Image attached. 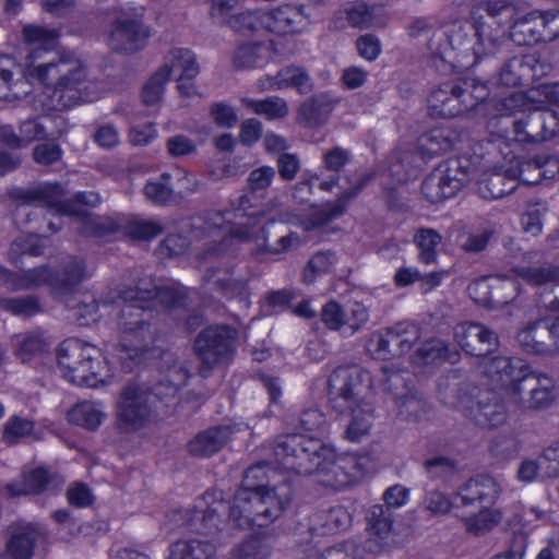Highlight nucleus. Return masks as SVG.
Masks as SVG:
<instances>
[{
	"label": "nucleus",
	"mask_w": 559,
	"mask_h": 559,
	"mask_svg": "<svg viewBox=\"0 0 559 559\" xmlns=\"http://www.w3.org/2000/svg\"><path fill=\"white\" fill-rule=\"evenodd\" d=\"M23 37L26 44L37 47L26 57L25 75L38 80L45 87L35 100L36 108L50 112L71 108L82 102L88 80L87 69L80 59L63 55L55 60L36 63L41 51L55 44L59 32L55 28L26 25Z\"/></svg>",
	"instance_id": "f257e3e1"
},
{
	"label": "nucleus",
	"mask_w": 559,
	"mask_h": 559,
	"mask_svg": "<svg viewBox=\"0 0 559 559\" xmlns=\"http://www.w3.org/2000/svg\"><path fill=\"white\" fill-rule=\"evenodd\" d=\"M274 213L276 215L270 217L262 227L240 225L233 230L227 228L222 213H211L203 228L213 239L205 243L201 258L205 261H219L234 254V239L246 242L250 253L260 261L298 248L301 239L287 226L289 214L277 210Z\"/></svg>",
	"instance_id": "f03ea898"
},
{
	"label": "nucleus",
	"mask_w": 559,
	"mask_h": 559,
	"mask_svg": "<svg viewBox=\"0 0 559 559\" xmlns=\"http://www.w3.org/2000/svg\"><path fill=\"white\" fill-rule=\"evenodd\" d=\"M272 451L274 463L286 472L313 475L316 481L333 490L347 487V477L340 468L335 450L320 439L288 433L278 436Z\"/></svg>",
	"instance_id": "7ed1b4c3"
},
{
	"label": "nucleus",
	"mask_w": 559,
	"mask_h": 559,
	"mask_svg": "<svg viewBox=\"0 0 559 559\" xmlns=\"http://www.w3.org/2000/svg\"><path fill=\"white\" fill-rule=\"evenodd\" d=\"M366 378L368 373L356 365L340 366L333 370L328 382L332 408L340 414L350 415L346 437L354 442L369 433L373 419V406L361 396Z\"/></svg>",
	"instance_id": "20e7f679"
},
{
	"label": "nucleus",
	"mask_w": 559,
	"mask_h": 559,
	"mask_svg": "<svg viewBox=\"0 0 559 559\" xmlns=\"http://www.w3.org/2000/svg\"><path fill=\"white\" fill-rule=\"evenodd\" d=\"M293 490L288 483L274 485L272 489L249 490L240 488L233 504L227 506L229 516L239 527L257 525L266 526L281 516L285 508L290 503Z\"/></svg>",
	"instance_id": "39448f33"
},
{
	"label": "nucleus",
	"mask_w": 559,
	"mask_h": 559,
	"mask_svg": "<svg viewBox=\"0 0 559 559\" xmlns=\"http://www.w3.org/2000/svg\"><path fill=\"white\" fill-rule=\"evenodd\" d=\"M515 15V7L507 0H484L472 11L476 37L473 64L497 53Z\"/></svg>",
	"instance_id": "423d86ee"
},
{
	"label": "nucleus",
	"mask_w": 559,
	"mask_h": 559,
	"mask_svg": "<svg viewBox=\"0 0 559 559\" xmlns=\"http://www.w3.org/2000/svg\"><path fill=\"white\" fill-rule=\"evenodd\" d=\"M66 194L63 186L55 182L29 189L23 193L22 199L25 205L38 204L55 214L81 218L85 223L84 233L97 236L96 223L106 219H92L88 216V209L96 207L100 203L99 194L94 191L78 192L72 198H66Z\"/></svg>",
	"instance_id": "0eeeda50"
},
{
	"label": "nucleus",
	"mask_w": 559,
	"mask_h": 559,
	"mask_svg": "<svg viewBox=\"0 0 559 559\" xmlns=\"http://www.w3.org/2000/svg\"><path fill=\"white\" fill-rule=\"evenodd\" d=\"M124 289L119 293V311L117 313V328L119 344L118 358L124 364V359L134 360L152 340L151 311L145 301L140 298H124Z\"/></svg>",
	"instance_id": "6e6552de"
},
{
	"label": "nucleus",
	"mask_w": 559,
	"mask_h": 559,
	"mask_svg": "<svg viewBox=\"0 0 559 559\" xmlns=\"http://www.w3.org/2000/svg\"><path fill=\"white\" fill-rule=\"evenodd\" d=\"M163 388V383L155 391L144 384H126L116 402L117 428L122 432H133L153 421L162 404Z\"/></svg>",
	"instance_id": "1a4fd4ad"
},
{
	"label": "nucleus",
	"mask_w": 559,
	"mask_h": 559,
	"mask_svg": "<svg viewBox=\"0 0 559 559\" xmlns=\"http://www.w3.org/2000/svg\"><path fill=\"white\" fill-rule=\"evenodd\" d=\"M226 512L223 493L206 491L194 500L191 508L168 513L165 526L169 531L186 528L198 534L213 535L221 530Z\"/></svg>",
	"instance_id": "9d476101"
},
{
	"label": "nucleus",
	"mask_w": 559,
	"mask_h": 559,
	"mask_svg": "<svg viewBox=\"0 0 559 559\" xmlns=\"http://www.w3.org/2000/svg\"><path fill=\"white\" fill-rule=\"evenodd\" d=\"M476 168L466 157L440 163L424 180L421 191L431 203L454 197L475 175Z\"/></svg>",
	"instance_id": "9b49d317"
},
{
	"label": "nucleus",
	"mask_w": 559,
	"mask_h": 559,
	"mask_svg": "<svg viewBox=\"0 0 559 559\" xmlns=\"http://www.w3.org/2000/svg\"><path fill=\"white\" fill-rule=\"evenodd\" d=\"M237 331L226 324L210 325L194 341V352L206 377L214 368L231 360L235 353Z\"/></svg>",
	"instance_id": "f8f14e48"
},
{
	"label": "nucleus",
	"mask_w": 559,
	"mask_h": 559,
	"mask_svg": "<svg viewBox=\"0 0 559 559\" xmlns=\"http://www.w3.org/2000/svg\"><path fill=\"white\" fill-rule=\"evenodd\" d=\"M483 373L496 388L502 389L510 402L516 389L524 386L533 368L528 362L512 356H495L484 358Z\"/></svg>",
	"instance_id": "ddd939ff"
},
{
	"label": "nucleus",
	"mask_w": 559,
	"mask_h": 559,
	"mask_svg": "<svg viewBox=\"0 0 559 559\" xmlns=\"http://www.w3.org/2000/svg\"><path fill=\"white\" fill-rule=\"evenodd\" d=\"M150 29L138 14L121 10L117 12L106 43L116 52L133 53L144 48Z\"/></svg>",
	"instance_id": "4468645a"
},
{
	"label": "nucleus",
	"mask_w": 559,
	"mask_h": 559,
	"mask_svg": "<svg viewBox=\"0 0 559 559\" xmlns=\"http://www.w3.org/2000/svg\"><path fill=\"white\" fill-rule=\"evenodd\" d=\"M556 400V382L548 374L532 370L524 386L516 389L512 405L521 411H539L550 407Z\"/></svg>",
	"instance_id": "2eb2a0df"
},
{
	"label": "nucleus",
	"mask_w": 559,
	"mask_h": 559,
	"mask_svg": "<svg viewBox=\"0 0 559 559\" xmlns=\"http://www.w3.org/2000/svg\"><path fill=\"white\" fill-rule=\"evenodd\" d=\"M420 336L417 324L404 321L373 335L371 344L374 345L373 352L379 358L389 359L409 352Z\"/></svg>",
	"instance_id": "dca6fc26"
},
{
	"label": "nucleus",
	"mask_w": 559,
	"mask_h": 559,
	"mask_svg": "<svg viewBox=\"0 0 559 559\" xmlns=\"http://www.w3.org/2000/svg\"><path fill=\"white\" fill-rule=\"evenodd\" d=\"M124 298H140L152 310L179 308L186 305L187 292L181 286L158 287L151 277L141 278L124 289Z\"/></svg>",
	"instance_id": "f3484780"
},
{
	"label": "nucleus",
	"mask_w": 559,
	"mask_h": 559,
	"mask_svg": "<svg viewBox=\"0 0 559 559\" xmlns=\"http://www.w3.org/2000/svg\"><path fill=\"white\" fill-rule=\"evenodd\" d=\"M524 106L525 95L522 93L511 94L502 102L506 115L511 116L518 111L523 112L521 118L511 121L514 140L523 144L540 143L543 142L540 109L525 112Z\"/></svg>",
	"instance_id": "a211bd4d"
},
{
	"label": "nucleus",
	"mask_w": 559,
	"mask_h": 559,
	"mask_svg": "<svg viewBox=\"0 0 559 559\" xmlns=\"http://www.w3.org/2000/svg\"><path fill=\"white\" fill-rule=\"evenodd\" d=\"M97 356V348L79 340H67L58 348V367L71 383L84 382L85 364Z\"/></svg>",
	"instance_id": "6ab92c4d"
},
{
	"label": "nucleus",
	"mask_w": 559,
	"mask_h": 559,
	"mask_svg": "<svg viewBox=\"0 0 559 559\" xmlns=\"http://www.w3.org/2000/svg\"><path fill=\"white\" fill-rule=\"evenodd\" d=\"M503 155V162L495 166L490 174H484L477 179V192L484 199H500L511 193L516 187L515 177L507 171L509 168L508 156L510 146L507 143L493 144Z\"/></svg>",
	"instance_id": "aec40b11"
},
{
	"label": "nucleus",
	"mask_w": 559,
	"mask_h": 559,
	"mask_svg": "<svg viewBox=\"0 0 559 559\" xmlns=\"http://www.w3.org/2000/svg\"><path fill=\"white\" fill-rule=\"evenodd\" d=\"M454 337L468 355L485 356L499 345L498 335L480 323H463L455 328Z\"/></svg>",
	"instance_id": "412c9836"
},
{
	"label": "nucleus",
	"mask_w": 559,
	"mask_h": 559,
	"mask_svg": "<svg viewBox=\"0 0 559 559\" xmlns=\"http://www.w3.org/2000/svg\"><path fill=\"white\" fill-rule=\"evenodd\" d=\"M471 86L468 81H464L463 85L453 82L443 83L430 94L428 103L443 117L456 116L462 111V104L465 108L474 106L466 99L473 94V91H469Z\"/></svg>",
	"instance_id": "4be33fe9"
},
{
	"label": "nucleus",
	"mask_w": 559,
	"mask_h": 559,
	"mask_svg": "<svg viewBox=\"0 0 559 559\" xmlns=\"http://www.w3.org/2000/svg\"><path fill=\"white\" fill-rule=\"evenodd\" d=\"M306 26L307 19L302 7L284 4L263 11L262 14V28L277 35L300 33Z\"/></svg>",
	"instance_id": "5701e85b"
},
{
	"label": "nucleus",
	"mask_w": 559,
	"mask_h": 559,
	"mask_svg": "<svg viewBox=\"0 0 559 559\" xmlns=\"http://www.w3.org/2000/svg\"><path fill=\"white\" fill-rule=\"evenodd\" d=\"M45 537L38 523L16 522L10 526L7 552L12 559H32L37 543Z\"/></svg>",
	"instance_id": "b1692460"
},
{
	"label": "nucleus",
	"mask_w": 559,
	"mask_h": 559,
	"mask_svg": "<svg viewBox=\"0 0 559 559\" xmlns=\"http://www.w3.org/2000/svg\"><path fill=\"white\" fill-rule=\"evenodd\" d=\"M366 180H361L359 185L354 187H346L344 185H338L341 189V193L336 201L325 203L322 206L314 207L313 212L302 222H300L301 227L309 231L319 227H322L333 219L337 218L345 212L346 203L355 198L366 186Z\"/></svg>",
	"instance_id": "393cba45"
},
{
	"label": "nucleus",
	"mask_w": 559,
	"mask_h": 559,
	"mask_svg": "<svg viewBox=\"0 0 559 559\" xmlns=\"http://www.w3.org/2000/svg\"><path fill=\"white\" fill-rule=\"evenodd\" d=\"M543 68L534 55L513 57L501 67L497 83L503 86H518L524 81L542 76Z\"/></svg>",
	"instance_id": "a878e982"
},
{
	"label": "nucleus",
	"mask_w": 559,
	"mask_h": 559,
	"mask_svg": "<svg viewBox=\"0 0 559 559\" xmlns=\"http://www.w3.org/2000/svg\"><path fill=\"white\" fill-rule=\"evenodd\" d=\"M96 227L99 237L121 230L124 236L134 240H150L164 231L159 222L140 217L129 218L120 224L111 219L99 222Z\"/></svg>",
	"instance_id": "bb28decb"
},
{
	"label": "nucleus",
	"mask_w": 559,
	"mask_h": 559,
	"mask_svg": "<svg viewBox=\"0 0 559 559\" xmlns=\"http://www.w3.org/2000/svg\"><path fill=\"white\" fill-rule=\"evenodd\" d=\"M258 84L263 91L295 88L300 94H309L313 90V81L308 71L296 66L285 67L275 75H265L259 79Z\"/></svg>",
	"instance_id": "cd10ccee"
},
{
	"label": "nucleus",
	"mask_w": 559,
	"mask_h": 559,
	"mask_svg": "<svg viewBox=\"0 0 559 559\" xmlns=\"http://www.w3.org/2000/svg\"><path fill=\"white\" fill-rule=\"evenodd\" d=\"M64 479L51 473L47 468L38 467L22 475L19 481L8 485V490L13 496L38 495L45 490H56L60 488Z\"/></svg>",
	"instance_id": "c85d7f7f"
},
{
	"label": "nucleus",
	"mask_w": 559,
	"mask_h": 559,
	"mask_svg": "<svg viewBox=\"0 0 559 559\" xmlns=\"http://www.w3.org/2000/svg\"><path fill=\"white\" fill-rule=\"evenodd\" d=\"M461 143L462 134L460 132L450 128H436L418 138L417 150L423 158H432L460 148Z\"/></svg>",
	"instance_id": "c756f323"
},
{
	"label": "nucleus",
	"mask_w": 559,
	"mask_h": 559,
	"mask_svg": "<svg viewBox=\"0 0 559 559\" xmlns=\"http://www.w3.org/2000/svg\"><path fill=\"white\" fill-rule=\"evenodd\" d=\"M352 158V154L349 151L336 146L323 154V165L324 168L329 171L335 173L331 175L328 179H321L319 182V188L323 191H332L334 187H338V185H344L346 187H354L359 185L361 180H366V183L371 179V176L365 175L357 179L354 183L348 181L347 177H342L341 171L344 166H346Z\"/></svg>",
	"instance_id": "7c9ffc66"
},
{
	"label": "nucleus",
	"mask_w": 559,
	"mask_h": 559,
	"mask_svg": "<svg viewBox=\"0 0 559 559\" xmlns=\"http://www.w3.org/2000/svg\"><path fill=\"white\" fill-rule=\"evenodd\" d=\"M519 346L527 354L544 355L554 352L547 319H540L527 324L516 335Z\"/></svg>",
	"instance_id": "2f4dec72"
},
{
	"label": "nucleus",
	"mask_w": 559,
	"mask_h": 559,
	"mask_svg": "<svg viewBox=\"0 0 559 559\" xmlns=\"http://www.w3.org/2000/svg\"><path fill=\"white\" fill-rule=\"evenodd\" d=\"M501 486L497 479L488 475H478L469 479L459 491L457 497L463 506L478 501L490 506L499 497Z\"/></svg>",
	"instance_id": "473e14b6"
},
{
	"label": "nucleus",
	"mask_w": 559,
	"mask_h": 559,
	"mask_svg": "<svg viewBox=\"0 0 559 559\" xmlns=\"http://www.w3.org/2000/svg\"><path fill=\"white\" fill-rule=\"evenodd\" d=\"M91 275L83 259L69 257L60 264L59 271L53 272L52 290L59 294L71 292Z\"/></svg>",
	"instance_id": "72a5a7b5"
},
{
	"label": "nucleus",
	"mask_w": 559,
	"mask_h": 559,
	"mask_svg": "<svg viewBox=\"0 0 559 559\" xmlns=\"http://www.w3.org/2000/svg\"><path fill=\"white\" fill-rule=\"evenodd\" d=\"M237 426H218L198 433L189 443V451L197 456H211L230 439Z\"/></svg>",
	"instance_id": "f704fd0d"
},
{
	"label": "nucleus",
	"mask_w": 559,
	"mask_h": 559,
	"mask_svg": "<svg viewBox=\"0 0 559 559\" xmlns=\"http://www.w3.org/2000/svg\"><path fill=\"white\" fill-rule=\"evenodd\" d=\"M540 26L543 19L539 17V12L514 17L508 29L509 37L520 46L537 44L543 41Z\"/></svg>",
	"instance_id": "c9c22d12"
},
{
	"label": "nucleus",
	"mask_w": 559,
	"mask_h": 559,
	"mask_svg": "<svg viewBox=\"0 0 559 559\" xmlns=\"http://www.w3.org/2000/svg\"><path fill=\"white\" fill-rule=\"evenodd\" d=\"M204 287L214 289L227 297H236L245 292L246 283L234 278L229 267L210 266L202 276Z\"/></svg>",
	"instance_id": "e433bc0d"
},
{
	"label": "nucleus",
	"mask_w": 559,
	"mask_h": 559,
	"mask_svg": "<svg viewBox=\"0 0 559 559\" xmlns=\"http://www.w3.org/2000/svg\"><path fill=\"white\" fill-rule=\"evenodd\" d=\"M160 68H166L168 80L180 71L178 81L192 80L200 73V67L194 52L188 48H174L165 57V63Z\"/></svg>",
	"instance_id": "4c0bfd02"
},
{
	"label": "nucleus",
	"mask_w": 559,
	"mask_h": 559,
	"mask_svg": "<svg viewBox=\"0 0 559 559\" xmlns=\"http://www.w3.org/2000/svg\"><path fill=\"white\" fill-rule=\"evenodd\" d=\"M336 102L328 94H318L304 102L298 109V119L307 127H319L326 122Z\"/></svg>",
	"instance_id": "58836bf2"
},
{
	"label": "nucleus",
	"mask_w": 559,
	"mask_h": 559,
	"mask_svg": "<svg viewBox=\"0 0 559 559\" xmlns=\"http://www.w3.org/2000/svg\"><path fill=\"white\" fill-rule=\"evenodd\" d=\"M216 547L209 539L180 538L169 545L168 559H210Z\"/></svg>",
	"instance_id": "ea45409f"
},
{
	"label": "nucleus",
	"mask_w": 559,
	"mask_h": 559,
	"mask_svg": "<svg viewBox=\"0 0 559 559\" xmlns=\"http://www.w3.org/2000/svg\"><path fill=\"white\" fill-rule=\"evenodd\" d=\"M4 274L5 283L12 290L35 289L44 285L52 289L53 272L46 265L24 271L22 274Z\"/></svg>",
	"instance_id": "a19ab883"
},
{
	"label": "nucleus",
	"mask_w": 559,
	"mask_h": 559,
	"mask_svg": "<svg viewBox=\"0 0 559 559\" xmlns=\"http://www.w3.org/2000/svg\"><path fill=\"white\" fill-rule=\"evenodd\" d=\"M280 473L266 462H259L246 469L242 488L249 490H270L274 485L287 483L286 479H278Z\"/></svg>",
	"instance_id": "79ce46f5"
},
{
	"label": "nucleus",
	"mask_w": 559,
	"mask_h": 559,
	"mask_svg": "<svg viewBox=\"0 0 559 559\" xmlns=\"http://www.w3.org/2000/svg\"><path fill=\"white\" fill-rule=\"evenodd\" d=\"M104 405L98 402L84 401L76 404L68 413L69 421L90 430L97 429L106 419Z\"/></svg>",
	"instance_id": "37998d69"
},
{
	"label": "nucleus",
	"mask_w": 559,
	"mask_h": 559,
	"mask_svg": "<svg viewBox=\"0 0 559 559\" xmlns=\"http://www.w3.org/2000/svg\"><path fill=\"white\" fill-rule=\"evenodd\" d=\"M273 546L263 535H251L230 551V559H269Z\"/></svg>",
	"instance_id": "c03bdc74"
},
{
	"label": "nucleus",
	"mask_w": 559,
	"mask_h": 559,
	"mask_svg": "<svg viewBox=\"0 0 559 559\" xmlns=\"http://www.w3.org/2000/svg\"><path fill=\"white\" fill-rule=\"evenodd\" d=\"M507 160L509 163L507 171L511 177H515L516 181L520 180L525 185H536L542 180L538 156L522 159L510 152Z\"/></svg>",
	"instance_id": "a18cd8bd"
},
{
	"label": "nucleus",
	"mask_w": 559,
	"mask_h": 559,
	"mask_svg": "<svg viewBox=\"0 0 559 559\" xmlns=\"http://www.w3.org/2000/svg\"><path fill=\"white\" fill-rule=\"evenodd\" d=\"M143 193L147 201L156 205H169L171 203H176L171 174L166 171L158 178L148 180L143 187Z\"/></svg>",
	"instance_id": "49530a36"
},
{
	"label": "nucleus",
	"mask_w": 559,
	"mask_h": 559,
	"mask_svg": "<svg viewBox=\"0 0 559 559\" xmlns=\"http://www.w3.org/2000/svg\"><path fill=\"white\" fill-rule=\"evenodd\" d=\"M474 417L479 425L497 427L506 423L508 411L504 403L493 396L488 401L480 400L478 402Z\"/></svg>",
	"instance_id": "de8ad7c7"
},
{
	"label": "nucleus",
	"mask_w": 559,
	"mask_h": 559,
	"mask_svg": "<svg viewBox=\"0 0 559 559\" xmlns=\"http://www.w3.org/2000/svg\"><path fill=\"white\" fill-rule=\"evenodd\" d=\"M269 55V47L261 43L243 44L236 48L233 63L237 69H251L262 64Z\"/></svg>",
	"instance_id": "09e8293b"
},
{
	"label": "nucleus",
	"mask_w": 559,
	"mask_h": 559,
	"mask_svg": "<svg viewBox=\"0 0 559 559\" xmlns=\"http://www.w3.org/2000/svg\"><path fill=\"white\" fill-rule=\"evenodd\" d=\"M441 241L442 237L437 230L432 228L418 229L414 235V242L419 250V260L426 264L435 263Z\"/></svg>",
	"instance_id": "8fccbe9b"
},
{
	"label": "nucleus",
	"mask_w": 559,
	"mask_h": 559,
	"mask_svg": "<svg viewBox=\"0 0 559 559\" xmlns=\"http://www.w3.org/2000/svg\"><path fill=\"white\" fill-rule=\"evenodd\" d=\"M0 309L22 318H29L43 311L39 298L33 295L2 297L0 298Z\"/></svg>",
	"instance_id": "3c124183"
},
{
	"label": "nucleus",
	"mask_w": 559,
	"mask_h": 559,
	"mask_svg": "<svg viewBox=\"0 0 559 559\" xmlns=\"http://www.w3.org/2000/svg\"><path fill=\"white\" fill-rule=\"evenodd\" d=\"M367 524L369 532L380 540L390 536L393 524V512L389 507L376 504L367 513Z\"/></svg>",
	"instance_id": "603ef678"
},
{
	"label": "nucleus",
	"mask_w": 559,
	"mask_h": 559,
	"mask_svg": "<svg viewBox=\"0 0 559 559\" xmlns=\"http://www.w3.org/2000/svg\"><path fill=\"white\" fill-rule=\"evenodd\" d=\"M84 374L86 377H84V382L80 383V385L97 388L100 384L106 385L110 382L112 377L111 368L98 348L97 356L86 361Z\"/></svg>",
	"instance_id": "864d4df0"
},
{
	"label": "nucleus",
	"mask_w": 559,
	"mask_h": 559,
	"mask_svg": "<svg viewBox=\"0 0 559 559\" xmlns=\"http://www.w3.org/2000/svg\"><path fill=\"white\" fill-rule=\"evenodd\" d=\"M28 436H34L35 439H39V436L35 432V423L33 420L20 416H12L4 424L3 440L8 444H15L21 439Z\"/></svg>",
	"instance_id": "5fc2aeb1"
},
{
	"label": "nucleus",
	"mask_w": 559,
	"mask_h": 559,
	"mask_svg": "<svg viewBox=\"0 0 559 559\" xmlns=\"http://www.w3.org/2000/svg\"><path fill=\"white\" fill-rule=\"evenodd\" d=\"M500 514L496 511L485 509L479 513L463 520L465 531L474 536H481L490 532L500 522Z\"/></svg>",
	"instance_id": "6e6d98bb"
},
{
	"label": "nucleus",
	"mask_w": 559,
	"mask_h": 559,
	"mask_svg": "<svg viewBox=\"0 0 559 559\" xmlns=\"http://www.w3.org/2000/svg\"><path fill=\"white\" fill-rule=\"evenodd\" d=\"M518 275L532 285H544L559 280V265L550 264L516 267Z\"/></svg>",
	"instance_id": "4d7b16f0"
},
{
	"label": "nucleus",
	"mask_w": 559,
	"mask_h": 559,
	"mask_svg": "<svg viewBox=\"0 0 559 559\" xmlns=\"http://www.w3.org/2000/svg\"><path fill=\"white\" fill-rule=\"evenodd\" d=\"M336 262V257L332 251H319L308 261L304 270V281L308 284L323 274L332 271Z\"/></svg>",
	"instance_id": "13d9d810"
},
{
	"label": "nucleus",
	"mask_w": 559,
	"mask_h": 559,
	"mask_svg": "<svg viewBox=\"0 0 559 559\" xmlns=\"http://www.w3.org/2000/svg\"><path fill=\"white\" fill-rule=\"evenodd\" d=\"M262 10L243 11L229 16L227 25L241 35H250L262 28Z\"/></svg>",
	"instance_id": "bf43d9fd"
},
{
	"label": "nucleus",
	"mask_w": 559,
	"mask_h": 559,
	"mask_svg": "<svg viewBox=\"0 0 559 559\" xmlns=\"http://www.w3.org/2000/svg\"><path fill=\"white\" fill-rule=\"evenodd\" d=\"M519 295V285L515 281L503 278V277H492V286H491V307L499 308L508 305L513 301Z\"/></svg>",
	"instance_id": "052dcab7"
},
{
	"label": "nucleus",
	"mask_w": 559,
	"mask_h": 559,
	"mask_svg": "<svg viewBox=\"0 0 559 559\" xmlns=\"http://www.w3.org/2000/svg\"><path fill=\"white\" fill-rule=\"evenodd\" d=\"M50 343L41 332H31L23 336L16 347L17 356L27 361L33 356L39 355L48 350Z\"/></svg>",
	"instance_id": "680f3d73"
},
{
	"label": "nucleus",
	"mask_w": 559,
	"mask_h": 559,
	"mask_svg": "<svg viewBox=\"0 0 559 559\" xmlns=\"http://www.w3.org/2000/svg\"><path fill=\"white\" fill-rule=\"evenodd\" d=\"M247 106L255 114L265 116L267 119H281L287 116L288 106L284 98L273 96L263 100L250 99Z\"/></svg>",
	"instance_id": "e2e57ef3"
},
{
	"label": "nucleus",
	"mask_w": 559,
	"mask_h": 559,
	"mask_svg": "<svg viewBox=\"0 0 559 559\" xmlns=\"http://www.w3.org/2000/svg\"><path fill=\"white\" fill-rule=\"evenodd\" d=\"M406 376H408L407 372L384 367L381 369L379 381L383 390L393 394L397 400L409 392Z\"/></svg>",
	"instance_id": "0e129e2a"
},
{
	"label": "nucleus",
	"mask_w": 559,
	"mask_h": 559,
	"mask_svg": "<svg viewBox=\"0 0 559 559\" xmlns=\"http://www.w3.org/2000/svg\"><path fill=\"white\" fill-rule=\"evenodd\" d=\"M171 174V182L175 187V201L178 202L199 190L200 182L197 177L183 168H177Z\"/></svg>",
	"instance_id": "69168bd1"
},
{
	"label": "nucleus",
	"mask_w": 559,
	"mask_h": 559,
	"mask_svg": "<svg viewBox=\"0 0 559 559\" xmlns=\"http://www.w3.org/2000/svg\"><path fill=\"white\" fill-rule=\"evenodd\" d=\"M373 7H369L361 1H356L345 8L346 19L353 27L360 29L369 28L373 24Z\"/></svg>",
	"instance_id": "338daca9"
},
{
	"label": "nucleus",
	"mask_w": 559,
	"mask_h": 559,
	"mask_svg": "<svg viewBox=\"0 0 559 559\" xmlns=\"http://www.w3.org/2000/svg\"><path fill=\"white\" fill-rule=\"evenodd\" d=\"M369 460L366 456L348 454L340 457V468L347 477V486L360 480L368 472Z\"/></svg>",
	"instance_id": "774afa93"
}]
</instances>
